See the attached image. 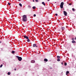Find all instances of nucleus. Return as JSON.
I'll return each instance as SVG.
<instances>
[{"label": "nucleus", "mask_w": 76, "mask_h": 76, "mask_svg": "<svg viewBox=\"0 0 76 76\" xmlns=\"http://www.w3.org/2000/svg\"><path fill=\"white\" fill-rule=\"evenodd\" d=\"M23 22H26L27 21V16L25 15L23 16Z\"/></svg>", "instance_id": "f257e3e1"}, {"label": "nucleus", "mask_w": 76, "mask_h": 76, "mask_svg": "<svg viewBox=\"0 0 76 76\" xmlns=\"http://www.w3.org/2000/svg\"><path fill=\"white\" fill-rule=\"evenodd\" d=\"M16 57L17 58H18L19 61H20L22 60V57H20L18 56H16Z\"/></svg>", "instance_id": "f03ea898"}, {"label": "nucleus", "mask_w": 76, "mask_h": 76, "mask_svg": "<svg viewBox=\"0 0 76 76\" xmlns=\"http://www.w3.org/2000/svg\"><path fill=\"white\" fill-rule=\"evenodd\" d=\"M64 5V3L63 2H62L61 3L60 5V7L61 9H63V5Z\"/></svg>", "instance_id": "7ed1b4c3"}, {"label": "nucleus", "mask_w": 76, "mask_h": 76, "mask_svg": "<svg viewBox=\"0 0 76 76\" xmlns=\"http://www.w3.org/2000/svg\"><path fill=\"white\" fill-rule=\"evenodd\" d=\"M64 13L65 16H67V12L65 11H64Z\"/></svg>", "instance_id": "20e7f679"}, {"label": "nucleus", "mask_w": 76, "mask_h": 76, "mask_svg": "<svg viewBox=\"0 0 76 76\" xmlns=\"http://www.w3.org/2000/svg\"><path fill=\"white\" fill-rule=\"evenodd\" d=\"M23 37L25 38H26V39H29L28 37L26 36H24Z\"/></svg>", "instance_id": "39448f33"}, {"label": "nucleus", "mask_w": 76, "mask_h": 76, "mask_svg": "<svg viewBox=\"0 0 76 76\" xmlns=\"http://www.w3.org/2000/svg\"><path fill=\"white\" fill-rule=\"evenodd\" d=\"M33 46V47H38V46H37V44H34Z\"/></svg>", "instance_id": "423d86ee"}, {"label": "nucleus", "mask_w": 76, "mask_h": 76, "mask_svg": "<svg viewBox=\"0 0 76 76\" xmlns=\"http://www.w3.org/2000/svg\"><path fill=\"white\" fill-rule=\"evenodd\" d=\"M31 63H34L35 62V61L34 60H32L31 61Z\"/></svg>", "instance_id": "0eeeda50"}, {"label": "nucleus", "mask_w": 76, "mask_h": 76, "mask_svg": "<svg viewBox=\"0 0 76 76\" xmlns=\"http://www.w3.org/2000/svg\"><path fill=\"white\" fill-rule=\"evenodd\" d=\"M44 61H46V62H47L48 61V59H47L46 58H45L44 59Z\"/></svg>", "instance_id": "6e6552de"}, {"label": "nucleus", "mask_w": 76, "mask_h": 76, "mask_svg": "<svg viewBox=\"0 0 76 76\" xmlns=\"http://www.w3.org/2000/svg\"><path fill=\"white\" fill-rule=\"evenodd\" d=\"M72 43H73V44H75L76 43V41L74 40H72Z\"/></svg>", "instance_id": "1a4fd4ad"}, {"label": "nucleus", "mask_w": 76, "mask_h": 76, "mask_svg": "<svg viewBox=\"0 0 76 76\" xmlns=\"http://www.w3.org/2000/svg\"><path fill=\"white\" fill-rule=\"evenodd\" d=\"M28 9H31V7L30 5H28Z\"/></svg>", "instance_id": "9d476101"}, {"label": "nucleus", "mask_w": 76, "mask_h": 76, "mask_svg": "<svg viewBox=\"0 0 76 76\" xmlns=\"http://www.w3.org/2000/svg\"><path fill=\"white\" fill-rule=\"evenodd\" d=\"M61 28L62 29V30H64V29H65V28H64V27H62Z\"/></svg>", "instance_id": "9b49d317"}, {"label": "nucleus", "mask_w": 76, "mask_h": 76, "mask_svg": "<svg viewBox=\"0 0 76 76\" xmlns=\"http://www.w3.org/2000/svg\"><path fill=\"white\" fill-rule=\"evenodd\" d=\"M42 4H43V5H44V6H45V3H44V2H42Z\"/></svg>", "instance_id": "f8f14e48"}, {"label": "nucleus", "mask_w": 76, "mask_h": 76, "mask_svg": "<svg viewBox=\"0 0 76 76\" xmlns=\"http://www.w3.org/2000/svg\"><path fill=\"white\" fill-rule=\"evenodd\" d=\"M57 58H60V57L59 56H57Z\"/></svg>", "instance_id": "ddd939ff"}, {"label": "nucleus", "mask_w": 76, "mask_h": 76, "mask_svg": "<svg viewBox=\"0 0 76 76\" xmlns=\"http://www.w3.org/2000/svg\"><path fill=\"white\" fill-rule=\"evenodd\" d=\"M19 6L20 7H22V4L20 3L19 4Z\"/></svg>", "instance_id": "4468645a"}, {"label": "nucleus", "mask_w": 76, "mask_h": 76, "mask_svg": "<svg viewBox=\"0 0 76 76\" xmlns=\"http://www.w3.org/2000/svg\"><path fill=\"white\" fill-rule=\"evenodd\" d=\"M27 39V42H30V40H29L28 39Z\"/></svg>", "instance_id": "2eb2a0df"}, {"label": "nucleus", "mask_w": 76, "mask_h": 76, "mask_svg": "<svg viewBox=\"0 0 76 76\" xmlns=\"http://www.w3.org/2000/svg\"><path fill=\"white\" fill-rule=\"evenodd\" d=\"M12 54H14V53H15V51H12Z\"/></svg>", "instance_id": "dca6fc26"}, {"label": "nucleus", "mask_w": 76, "mask_h": 76, "mask_svg": "<svg viewBox=\"0 0 76 76\" xmlns=\"http://www.w3.org/2000/svg\"><path fill=\"white\" fill-rule=\"evenodd\" d=\"M33 9H35V8H36V7H32Z\"/></svg>", "instance_id": "f3484780"}, {"label": "nucleus", "mask_w": 76, "mask_h": 76, "mask_svg": "<svg viewBox=\"0 0 76 76\" xmlns=\"http://www.w3.org/2000/svg\"><path fill=\"white\" fill-rule=\"evenodd\" d=\"M7 74L8 75H10V72H8Z\"/></svg>", "instance_id": "a211bd4d"}, {"label": "nucleus", "mask_w": 76, "mask_h": 76, "mask_svg": "<svg viewBox=\"0 0 76 76\" xmlns=\"http://www.w3.org/2000/svg\"><path fill=\"white\" fill-rule=\"evenodd\" d=\"M72 10L73 12H75V10L74 8H72Z\"/></svg>", "instance_id": "6ab92c4d"}, {"label": "nucleus", "mask_w": 76, "mask_h": 76, "mask_svg": "<svg viewBox=\"0 0 76 76\" xmlns=\"http://www.w3.org/2000/svg\"><path fill=\"white\" fill-rule=\"evenodd\" d=\"M58 61H60V59H57Z\"/></svg>", "instance_id": "aec40b11"}, {"label": "nucleus", "mask_w": 76, "mask_h": 76, "mask_svg": "<svg viewBox=\"0 0 76 76\" xmlns=\"http://www.w3.org/2000/svg\"><path fill=\"white\" fill-rule=\"evenodd\" d=\"M64 65L65 66H66V65H67V63L66 62L64 63Z\"/></svg>", "instance_id": "412c9836"}, {"label": "nucleus", "mask_w": 76, "mask_h": 76, "mask_svg": "<svg viewBox=\"0 0 76 76\" xmlns=\"http://www.w3.org/2000/svg\"><path fill=\"white\" fill-rule=\"evenodd\" d=\"M2 66H3V64H1L0 66V67H2Z\"/></svg>", "instance_id": "4be33fe9"}, {"label": "nucleus", "mask_w": 76, "mask_h": 76, "mask_svg": "<svg viewBox=\"0 0 76 76\" xmlns=\"http://www.w3.org/2000/svg\"><path fill=\"white\" fill-rule=\"evenodd\" d=\"M68 73H69V71H67V74H68Z\"/></svg>", "instance_id": "5701e85b"}, {"label": "nucleus", "mask_w": 76, "mask_h": 76, "mask_svg": "<svg viewBox=\"0 0 76 76\" xmlns=\"http://www.w3.org/2000/svg\"><path fill=\"white\" fill-rule=\"evenodd\" d=\"M8 5H10V3L9 2V3H8Z\"/></svg>", "instance_id": "b1692460"}, {"label": "nucleus", "mask_w": 76, "mask_h": 76, "mask_svg": "<svg viewBox=\"0 0 76 76\" xmlns=\"http://www.w3.org/2000/svg\"><path fill=\"white\" fill-rule=\"evenodd\" d=\"M35 1H36V2H38V0H35Z\"/></svg>", "instance_id": "393cba45"}, {"label": "nucleus", "mask_w": 76, "mask_h": 76, "mask_svg": "<svg viewBox=\"0 0 76 76\" xmlns=\"http://www.w3.org/2000/svg\"><path fill=\"white\" fill-rule=\"evenodd\" d=\"M72 40H73L72 41H74V40H75V39H74V38H72Z\"/></svg>", "instance_id": "a878e982"}, {"label": "nucleus", "mask_w": 76, "mask_h": 76, "mask_svg": "<svg viewBox=\"0 0 76 76\" xmlns=\"http://www.w3.org/2000/svg\"><path fill=\"white\" fill-rule=\"evenodd\" d=\"M34 17H35V16H36V15L35 14H34Z\"/></svg>", "instance_id": "bb28decb"}, {"label": "nucleus", "mask_w": 76, "mask_h": 76, "mask_svg": "<svg viewBox=\"0 0 76 76\" xmlns=\"http://www.w3.org/2000/svg\"><path fill=\"white\" fill-rule=\"evenodd\" d=\"M61 64H63V62H61Z\"/></svg>", "instance_id": "cd10ccee"}, {"label": "nucleus", "mask_w": 76, "mask_h": 76, "mask_svg": "<svg viewBox=\"0 0 76 76\" xmlns=\"http://www.w3.org/2000/svg\"><path fill=\"white\" fill-rule=\"evenodd\" d=\"M69 5H72V4H71V3H70V4H69Z\"/></svg>", "instance_id": "c85d7f7f"}, {"label": "nucleus", "mask_w": 76, "mask_h": 76, "mask_svg": "<svg viewBox=\"0 0 76 76\" xmlns=\"http://www.w3.org/2000/svg\"><path fill=\"white\" fill-rule=\"evenodd\" d=\"M56 16H57V15H58L57 14H56Z\"/></svg>", "instance_id": "c756f323"}, {"label": "nucleus", "mask_w": 76, "mask_h": 76, "mask_svg": "<svg viewBox=\"0 0 76 76\" xmlns=\"http://www.w3.org/2000/svg\"><path fill=\"white\" fill-rule=\"evenodd\" d=\"M14 70H16V69H15H15H14Z\"/></svg>", "instance_id": "7c9ffc66"}, {"label": "nucleus", "mask_w": 76, "mask_h": 76, "mask_svg": "<svg viewBox=\"0 0 76 76\" xmlns=\"http://www.w3.org/2000/svg\"><path fill=\"white\" fill-rule=\"evenodd\" d=\"M33 2H34V0H33Z\"/></svg>", "instance_id": "2f4dec72"}, {"label": "nucleus", "mask_w": 76, "mask_h": 76, "mask_svg": "<svg viewBox=\"0 0 76 76\" xmlns=\"http://www.w3.org/2000/svg\"><path fill=\"white\" fill-rule=\"evenodd\" d=\"M50 0H48V1H50Z\"/></svg>", "instance_id": "473e14b6"}, {"label": "nucleus", "mask_w": 76, "mask_h": 76, "mask_svg": "<svg viewBox=\"0 0 76 76\" xmlns=\"http://www.w3.org/2000/svg\"><path fill=\"white\" fill-rule=\"evenodd\" d=\"M66 75H67V72H66Z\"/></svg>", "instance_id": "72a5a7b5"}, {"label": "nucleus", "mask_w": 76, "mask_h": 76, "mask_svg": "<svg viewBox=\"0 0 76 76\" xmlns=\"http://www.w3.org/2000/svg\"><path fill=\"white\" fill-rule=\"evenodd\" d=\"M1 43V41H0V43Z\"/></svg>", "instance_id": "f704fd0d"}, {"label": "nucleus", "mask_w": 76, "mask_h": 76, "mask_svg": "<svg viewBox=\"0 0 76 76\" xmlns=\"http://www.w3.org/2000/svg\"><path fill=\"white\" fill-rule=\"evenodd\" d=\"M18 1H20V0H18Z\"/></svg>", "instance_id": "c9c22d12"}, {"label": "nucleus", "mask_w": 76, "mask_h": 76, "mask_svg": "<svg viewBox=\"0 0 76 76\" xmlns=\"http://www.w3.org/2000/svg\"><path fill=\"white\" fill-rule=\"evenodd\" d=\"M55 3H56V2Z\"/></svg>", "instance_id": "e433bc0d"}, {"label": "nucleus", "mask_w": 76, "mask_h": 76, "mask_svg": "<svg viewBox=\"0 0 76 76\" xmlns=\"http://www.w3.org/2000/svg\"><path fill=\"white\" fill-rule=\"evenodd\" d=\"M67 27H68V26H67Z\"/></svg>", "instance_id": "4c0bfd02"}, {"label": "nucleus", "mask_w": 76, "mask_h": 76, "mask_svg": "<svg viewBox=\"0 0 76 76\" xmlns=\"http://www.w3.org/2000/svg\"><path fill=\"white\" fill-rule=\"evenodd\" d=\"M67 4H68V2H67Z\"/></svg>", "instance_id": "58836bf2"}]
</instances>
